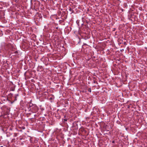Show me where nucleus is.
Wrapping results in <instances>:
<instances>
[{
  "label": "nucleus",
  "instance_id": "nucleus-2",
  "mask_svg": "<svg viewBox=\"0 0 147 147\" xmlns=\"http://www.w3.org/2000/svg\"><path fill=\"white\" fill-rule=\"evenodd\" d=\"M89 91H90V92H91V90L90 89V90H89Z\"/></svg>",
  "mask_w": 147,
  "mask_h": 147
},
{
  "label": "nucleus",
  "instance_id": "nucleus-1",
  "mask_svg": "<svg viewBox=\"0 0 147 147\" xmlns=\"http://www.w3.org/2000/svg\"><path fill=\"white\" fill-rule=\"evenodd\" d=\"M0 147H3L2 146H0Z\"/></svg>",
  "mask_w": 147,
  "mask_h": 147
},
{
  "label": "nucleus",
  "instance_id": "nucleus-3",
  "mask_svg": "<svg viewBox=\"0 0 147 147\" xmlns=\"http://www.w3.org/2000/svg\"><path fill=\"white\" fill-rule=\"evenodd\" d=\"M89 91H90V92H91V90L90 89V90H89Z\"/></svg>",
  "mask_w": 147,
  "mask_h": 147
}]
</instances>
